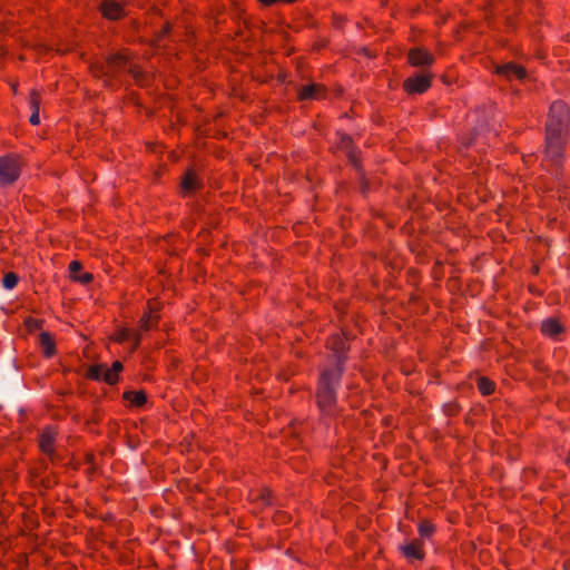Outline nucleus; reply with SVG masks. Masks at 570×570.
Segmentation results:
<instances>
[{
  "mask_svg": "<svg viewBox=\"0 0 570 570\" xmlns=\"http://www.w3.org/2000/svg\"><path fill=\"white\" fill-rule=\"evenodd\" d=\"M569 125V110L563 101H554L547 121L546 155L554 164L561 161L564 136Z\"/></svg>",
  "mask_w": 570,
  "mask_h": 570,
  "instance_id": "nucleus-1",
  "label": "nucleus"
},
{
  "mask_svg": "<svg viewBox=\"0 0 570 570\" xmlns=\"http://www.w3.org/2000/svg\"><path fill=\"white\" fill-rule=\"evenodd\" d=\"M478 389L483 395H490L494 392V383L487 377L478 380Z\"/></svg>",
  "mask_w": 570,
  "mask_h": 570,
  "instance_id": "nucleus-21",
  "label": "nucleus"
},
{
  "mask_svg": "<svg viewBox=\"0 0 570 570\" xmlns=\"http://www.w3.org/2000/svg\"><path fill=\"white\" fill-rule=\"evenodd\" d=\"M122 371V364L119 361H115L111 367L105 365L104 382L107 384H115L118 382L119 373Z\"/></svg>",
  "mask_w": 570,
  "mask_h": 570,
  "instance_id": "nucleus-14",
  "label": "nucleus"
},
{
  "mask_svg": "<svg viewBox=\"0 0 570 570\" xmlns=\"http://www.w3.org/2000/svg\"><path fill=\"white\" fill-rule=\"evenodd\" d=\"M112 341L118 343H124L129 340H134V347L136 348L140 342V335L136 331H131L130 328L122 327L117 330L111 336Z\"/></svg>",
  "mask_w": 570,
  "mask_h": 570,
  "instance_id": "nucleus-13",
  "label": "nucleus"
},
{
  "mask_svg": "<svg viewBox=\"0 0 570 570\" xmlns=\"http://www.w3.org/2000/svg\"><path fill=\"white\" fill-rule=\"evenodd\" d=\"M541 332L544 336L558 340L564 332V325L558 318H547L541 323Z\"/></svg>",
  "mask_w": 570,
  "mask_h": 570,
  "instance_id": "nucleus-5",
  "label": "nucleus"
},
{
  "mask_svg": "<svg viewBox=\"0 0 570 570\" xmlns=\"http://www.w3.org/2000/svg\"><path fill=\"white\" fill-rule=\"evenodd\" d=\"M18 284V276L14 273H7L3 276L2 285L7 289H12Z\"/></svg>",
  "mask_w": 570,
  "mask_h": 570,
  "instance_id": "nucleus-23",
  "label": "nucleus"
},
{
  "mask_svg": "<svg viewBox=\"0 0 570 570\" xmlns=\"http://www.w3.org/2000/svg\"><path fill=\"white\" fill-rule=\"evenodd\" d=\"M101 13L105 18L116 20L125 14L124 8L115 0H105L101 4Z\"/></svg>",
  "mask_w": 570,
  "mask_h": 570,
  "instance_id": "nucleus-8",
  "label": "nucleus"
},
{
  "mask_svg": "<svg viewBox=\"0 0 570 570\" xmlns=\"http://www.w3.org/2000/svg\"><path fill=\"white\" fill-rule=\"evenodd\" d=\"M20 176V160L16 156L0 157V185H11Z\"/></svg>",
  "mask_w": 570,
  "mask_h": 570,
  "instance_id": "nucleus-3",
  "label": "nucleus"
},
{
  "mask_svg": "<svg viewBox=\"0 0 570 570\" xmlns=\"http://www.w3.org/2000/svg\"><path fill=\"white\" fill-rule=\"evenodd\" d=\"M29 102H30V108L32 110L29 121L31 125L37 126L40 124V118H39L40 96L36 90L31 91Z\"/></svg>",
  "mask_w": 570,
  "mask_h": 570,
  "instance_id": "nucleus-17",
  "label": "nucleus"
},
{
  "mask_svg": "<svg viewBox=\"0 0 570 570\" xmlns=\"http://www.w3.org/2000/svg\"><path fill=\"white\" fill-rule=\"evenodd\" d=\"M169 32V26L167 24L166 27H164L163 31H161V35L160 37H164L165 35H167Z\"/></svg>",
  "mask_w": 570,
  "mask_h": 570,
  "instance_id": "nucleus-27",
  "label": "nucleus"
},
{
  "mask_svg": "<svg viewBox=\"0 0 570 570\" xmlns=\"http://www.w3.org/2000/svg\"><path fill=\"white\" fill-rule=\"evenodd\" d=\"M105 364L91 365L87 371V377L95 381H104Z\"/></svg>",
  "mask_w": 570,
  "mask_h": 570,
  "instance_id": "nucleus-19",
  "label": "nucleus"
},
{
  "mask_svg": "<svg viewBox=\"0 0 570 570\" xmlns=\"http://www.w3.org/2000/svg\"><path fill=\"white\" fill-rule=\"evenodd\" d=\"M401 551L407 560H423V542L421 540H412L401 546Z\"/></svg>",
  "mask_w": 570,
  "mask_h": 570,
  "instance_id": "nucleus-6",
  "label": "nucleus"
},
{
  "mask_svg": "<svg viewBox=\"0 0 570 570\" xmlns=\"http://www.w3.org/2000/svg\"><path fill=\"white\" fill-rule=\"evenodd\" d=\"M325 96V89L322 85L311 83L303 86L298 92V97L302 100L307 99H321Z\"/></svg>",
  "mask_w": 570,
  "mask_h": 570,
  "instance_id": "nucleus-11",
  "label": "nucleus"
},
{
  "mask_svg": "<svg viewBox=\"0 0 570 570\" xmlns=\"http://www.w3.org/2000/svg\"><path fill=\"white\" fill-rule=\"evenodd\" d=\"M196 187H197V177L194 173L188 171L181 181V189L184 191L189 193V191L194 190Z\"/></svg>",
  "mask_w": 570,
  "mask_h": 570,
  "instance_id": "nucleus-20",
  "label": "nucleus"
},
{
  "mask_svg": "<svg viewBox=\"0 0 570 570\" xmlns=\"http://www.w3.org/2000/svg\"><path fill=\"white\" fill-rule=\"evenodd\" d=\"M327 346L334 352L337 360H340L347 348V343L340 335H334L327 341Z\"/></svg>",
  "mask_w": 570,
  "mask_h": 570,
  "instance_id": "nucleus-15",
  "label": "nucleus"
},
{
  "mask_svg": "<svg viewBox=\"0 0 570 570\" xmlns=\"http://www.w3.org/2000/svg\"><path fill=\"white\" fill-rule=\"evenodd\" d=\"M116 60H117V65L120 66V67H124L126 65V60H127V57L125 55H118L116 57Z\"/></svg>",
  "mask_w": 570,
  "mask_h": 570,
  "instance_id": "nucleus-25",
  "label": "nucleus"
},
{
  "mask_svg": "<svg viewBox=\"0 0 570 570\" xmlns=\"http://www.w3.org/2000/svg\"><path fill=\"white\" fill-rule=\"evenodd\" d=\"M340 376V368L326 370L321 373L317 390V405L321 412L326 415H333L335 412L336 399L334 385L338 382Z\"/></svg>",
  "mask_w": 570,
  "mask_h": 570,
  "instance_id": "nucleus-2",
  "label": "nucleus"
},
{
  "mask_svg": "<svg viewBox=\"0 0 570 570\" xmlns=\"http://www.w3.org/2000/svg\"><path fill=\"white\" fill-rule=\"evenodd\" d=\"M431 86V78L426 75H416L404 81V90L409 94H423Z\"/></svg>",
  "mask_w": 570,
  "mask_h": 570,
  "instance_id": "nucleus-4",
  "label": "nucleus"
},
{
  "mask_svg": "<svg viewBox=\"0 0 570 570\" xmlns=\"http://www.w3.org/2000/svg\"><path fill=\"white\" fill-rule=\"evenodd\" d=\"M435 531L432 523L424 521L419 524V533L422 538H430Z\"/></svg>",
  "mask_w": 570,
  "mask_h": 570,
  "instance_id": "nucleus-22",
  "label": "nucleus"
},
{
  "mask_svg": "<svg viewBox=\"0 0 570 570\" xmlns=\"http://www.w3.org/2000/svg\"><path fill=\"white\" fill-rule=\"evenodd\" d=\"M157 311H158V305L157 303H154V302H149L148 304V312L145 313L140 321H139V328L142 330V331H148L150 330L157 322Z\"/></svg>",
  "mask_w": 570,
  "mask_h": 570,
  "instance_id": "nucleus-12",
  "label": "nucleus"
},
{
  "mask_svg": "<svg viewBox=\"0 0 570 570\" xmlns=\"http://www.w3.org/2000/svg\"><path fill=\"white\" fill-rule=\"evenodd\" d=\"M409 62L412 66H425L433 62V56L426 50L415 48L409 52Z\"/></svg>",
  "mask_w": 570,
  "mask_h": 570,
  "instance_id": "nucleus-10",
  "label": "nucleus"
},
{
  "mask_svg": "<svg viewBox=\"0 0 570 570\" xmlns=\"http://www.w3.org/2000/svg\"><path fill=\"white\" fill-rule=\"evenodd\" d=\"M92 276L88 273H85L82 276L78 277L81 283H89Z\"/></svg>",
  "mask_w": 570,
  "mask_h": 570,
  "instance_id": "nucleus-26",
  "label": "nucleus"
},
{
  "mask_svg": "<svg viewBox=\"0 0 570 570\" xmlns=\"http://www.w3.org/2000/svg\"><path fill=\"white\" fill-rule=\"evenodd\" d=\"M497 73L505 77L509 80H513V79L522 80L523 78H525V75H527L523 67L514 65V63H507L503 66H499L497 68Z\"/></svg>",
  "mask_w": 570,
  "mask_h": 570,
  "instance_id": "nucleus-7",
  "label": "nucleus"
},
{
  "mask_svg": "<svg viewBox=\"0 0 570 570\" xmlns=\"http://www.w3.org/2000/svg\"><path fill=\"white\" fill-rule=\"evenodd\" d=\"M57 435V431L52 426H48L42 430L39 439V445L42 452L50 454L53 451V442Z\"/></svg>",
  "mask_w": 570,
  "mask_h": 570,
  "instance_id": "nucleus-9",
  "label": "nucleus"
},
{
  "mask_svg": "<svg viewBox=\"0 0 570 570\" xmlns=\"http://www.w3.org/2000/svg\"><path fill=\"white\" fill-rule=\"evenodd\" d=\"M80 269H81V265H80V263H79V262H77V261H72V262H70V264H69V271H70L71 273H76V272H78V271H80Z\"/></svg>",
  "mask_w": 570,
  "mask_h": 570,
  "instance_id": "nucleus-24",
  "label": "nucleus"
},
{
  "mask_svg": "<svg viewBox=\"0 0 570 570\" xmlns=\"http://www.w3.org/2000/svg\"><path fill=\"white\" fill-rule=\"evenodd\" d=\"M124 397L132 406H141L146 403V394L142 391L125 392Z\"/></svg>",
  "mask_w": 570,
  "mask_h": 570,
  "instance_id": "nucleus-18",
  "label": "nucleus"
},
{
  "mask_svg": "<svg viewBox=\"0 0 570 570\" xmlns=\"http://www.w3.org/2000/svg\"><path fill=\"white\" fill-rule=\"evenodd\" d=\"M40 346L46 357H51L56 353L55 341L47 332H42L39 336Z\"/></svg>",
  "mask_w": 570,
  "mask_h": 570,
  "instance_id": "nucleus-16",
  "label": "nucleus"
}]
</instances>
